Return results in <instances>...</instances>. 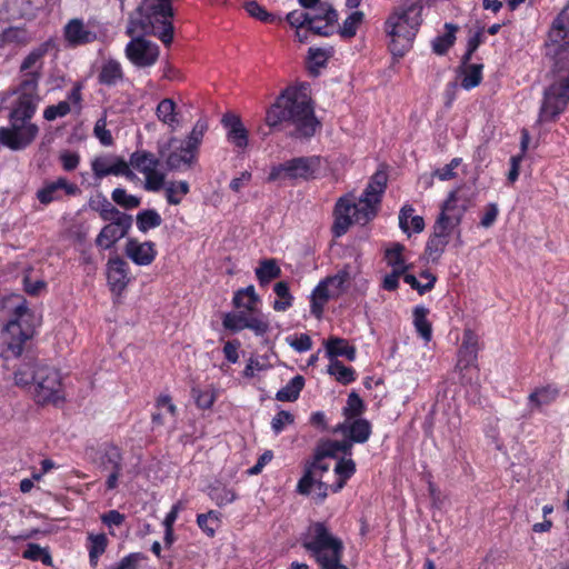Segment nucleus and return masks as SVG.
<instances>
[{"instance_id": "1", "label": "nucleus", "mask_w": 569, "mask_h": 569, "mask_svg": "<svg viewBox=\"0 0 569 569\" xmlns=\"http://www.w3.org/2000/svg\"><path fill=\"white\" fill-rule=\"evenodd\" d=\"M553 58L550 82L543 92L539 121H555L569 103V3L555 19L546 43Z\"/></svg>"}, {"instance_id": "2", "label": "nucleus", "mask_w": 569, "mask_h": 569, "mask_svg": "<svg viewBox=\"0 0 569 569\" xmlns=\"http://www.w3.org/2000/svg\"><path fill=\"white\" fill-rule=\"evenodd\" d=\"M264 121L271 129L283 126L293 127L290 136L299 139L313 137L321 126L305 84L289 86L283 89L267 109Z\"/></svg>"}, {"instance_id": "3", "label": "nucleus", "mask_w": 569, "mask_h": 569, "mask_svg": "<svg viewBox=\"0 0 569 569\" xmlns=\"http://www.w3.org/2000/svg\"><path fill=\"white\" fill-rule=\"evenodd\" d=\"M388 176L385 171H377L370 179L363 194L356 199L349 193L341 197L335 206V222L332 232L335 237H341L348 229L357 224L368 223L376 214L381 196L387 187Z\"/></svg>"}, {"instance_id": "4", "label": "nucleus", "mask_w": 569, "mask_h": 569, "mask_svg": "<svg viewBox=\"0 0 569 569\" xmlns=\"http://www.w3.org/2000/svg\"><path fill=\"white\" fill-rule=\"evenodd\" d=\"M36 73H28L19 88V98L10 113L11 128H0V143L11 150L29 146L38 134V127L27 121L36 112L39 96Z\"/></svg>"}, {"instance_id": "5", "label": "nucleus", "mask_w": 569, "mask_h": 569, "mask_svg": "<svg viewBox=\"0 0 569 569\" xmlns=\"http://www.w3.org/2000/svg\"><path fill=\"white\" fill-rule=\"evenodd\" d=\"M355 472L356 463L350 458L340 459L332 470L325 461L313 459L306 463L297 491L303 496L311 495L315 501L322 502L330 492L341 490Z\"/></svg>"}, {"instance_id": "6", "label": "nucleus", "mask_w": 569, "mask_h": 569, "mask_svg": "<svg viewBox=\"0 0 569 569\" xmlns=\"http://www.w3.org/2000/svg\"><path fill=\"white\" fill-rule=\"evenodd\" d=\"M422 4L406 1L396 7L385 22L389 37L388 48L392 56L402 57L412 46L422 22Z\"/></svg>"}, {"instance_id": "7", "label": "nucleus", "mask_w": 569, "mask_h": 569, "mask_svg": "<svg viewBox=\"0 0 569 569\" xmlns=\"http://www.w3.org/2000/svg\"><path fill=\"white\" fill-rule=\"evenodd\" d=\"M20 302L14 307L13 318L7 323L2 332V342L7 346V352L18 357L23 351V345L30 340L36 330V317L27 307V301L19 298Z\"/></svg>"}, {"instance_id": "8", "label": "nucleus", "mask_w": 569, "mask_h": 569, "mask_svg": "<svg viewBox=\"0 0 569 569\" xmlns=\"http://www.w3.org/2000/svg\"><path fill=\"white\" fill-rule=\"evenodd\" d=\"M172 16L173 11L169 0H143L129 16L126 33L129 37L156 34V24L162 18H171Z\"/></svg>"}, {"instance_id": "9", "label": "nucleus", "mask_w": 569, "mask_h": 569, "mask_svg": "<svg viewBox=\"0 0 569 569\" xmlns=\"http://www.w3.org/2000/svg\"><path fill=\"white\" fill-rule=\"evenodd\" d=\"M303 548L309 551L318 563L323 562L337 553H342V541L333 537L322 522H315L305 533Z\"/></svg>"}, {"instance_id": "10", "label": "nucleus", "mask_w": 569, "mask_h": 569, "mask_svg": "<svg viewBox=\"0 0 569 569\" xmlns=\"http://www.w3.org/2000/svg\"><path fill=\"white\" fill-rule=\"evenodd\" d=\"M320 168L319 157H298L273 166L268 176L269 182L287 180H310Z\"/></svg>"}, {"instance_id": "11", "label": "nucleus", "mask_w": 569, "mask_h": 569, "mask_svg": "<svg viewBox=\"0 0 569 569\" xmlns=\"http://www.w3.org/2000/svg\"><path fill=\"white\" fill-rule=\"evenodd\" d=\"M477 192L467 184L452 190L442 202L438 218L453 227H458L466 211L473 206Z\"/></svg>"}, {"instance_id": "12", "label": "nucleus", "mask_w": 569, "mask_h": 569, "mask_svg": "<svg viewBox=\"0 0 569 569\" xmlns=\"http://www.w3.org/2000/svg\"><path fill=\"white\" fill-rule=\"evenodd\" d=\"M37 381L33 385V397L37 403H57L62 399V383L59 372L48 366L38 367Z\"/></svg>"}, {"instance_id": "13", "label": "nucleus", "mask_w": 569, "mask_h": 569, "mask_svg": "<svg viewBox=\"0 0 569 569\" xmlns=\"http://www.w3.org/2000/svg\"><path fill=\"white\" fill-rule=\"evenodd\" d=\"M129 167L132 166L144 174V189L159 191L164 186L166 176L158 170L159 159L151 152L138 150L130 156Z\"/></svg>"}, {"instance_id": "14", "label": "nucleus", "mask_w": 569, "mask_h": 569, "mask_svg": "<svg viewBox=\"0 0 569 569\" xmlns=\"http://www.w3.org/2000/svg\"><path fill=\"white\" fill-rule=\"evenodd\" d=\"M131 41L126 47V57L138 68H148L159 58V47L144 37H130Z\"/></svg>"}, {"instance_id": "15", "label": "nucleus", "mask_w": 569, "mask_h": 569, "mask_svg": "<svg viewBox=\"0 0 569 569\" xmlns=\"http://www.w3.org/2000/svg\"><path fill=\"white\" fill-rule=\"evenodd\" d=\"M91 169L96 179H102L110 174L124 176L130 180L136 178L129 163L123 158L113 154L94 158L91 162Z\"/></svg>"}, {"instance_id": "16", "label": "nucleus", "mask_w": 569, "mask_h": 569, "mask_svg": "<svg viewBox=\"0 0 569 569\" xmlns=\"http://www.w3.org/2000/svg\"><path fill=\"white\" fill-rule=\"evenodd\" d=\"M132 224V217H120L117 220L110 221L106 224L98 237L96 238V244L103 249L111 248L117 241L122 239L129 231Z\"/></svg>"}, {"instance_id": "17", "label": "nucleus", "mask_w": 569, "mask_h": 569, "mask_svg": "<svg viewBox=\"0 0 569 569\" xmlns=\"http://www.w3.org/2000/svg\"><path fill=\"white\" fill-rule=\"evenodd\" d=\"M455 229L456 227L437 218L433 226V234L430 237L426 248L429 257L436 260L442 254L448 244L447 238Z\"/></svg>"}, {"instance_id": "18", "label": "nucleus", "mask_w": 569, "mask_h": 569, "mask_svg": "<svg viewBox=\"0 0 569 569\" xmlns=\"http://www.w3.org/2000/svg\"><path fill=\"white\" fill-rule=\"evenodd\" d=\"M333 432H341L347 437V440L350 442L363 443L366 442L371 435V425L368 420L356 418L352 420H345V422L339 423L332 430Z\"/></svg>"}, {"instance_id": "19", "label": "nucleus", "mask_w": 569, "mask_h": 569, "mask_svg": "<svg viewBox=\"0 0 569 569\" xmlns=\"http://www.w3.org/2000/svg\"><path fill=\"white\" fill-rule=\"evenodd\" d=\"M124 252L138 266H149L157 254L153 242H139L132 238L127 241Z\"/></svg>"}, {"instance_id": "20", "label": "nucleus", "mask_w": 569, "mask_h": 569, "mask_svg": "<svg viewBox=\"0 0 569 569\" xmlns=\"http://www.w3.org/2000/svg\"><path fill=\"white\" fill-rule=\"evenodd\" d=\"M478 336L471 329H465L457 368L463 370L473 366L478 358Z\"/></svg>"}, {"instance_id": "21", "label": "nucleus", "mask_w": 569, "mask_h": 569, "mask_svg": "<svg viewBox=\"0 0 569 569\" xmlns=\"http://www.w3.org/2000/svg\"><path fill=\"white\" fill-rule=\"evenodd\" d=\"M107 276L111 290L118 295L121 293L130 281L127 271V262L119 257L110 259Z\"/></svg>"}, {"instance_id": "22", "label": "nucleus", "mask_w": 569, "mask_h": 569, "mask_svg": "<svg viewBox=\"0 0 569 569\" xmlns=\"http://www.w3.org/2000/svg\"><path fill=\"white\" fill-rule=\"evenodd\" d=\"M59 189H63L67 194L73 196L79 192V188L74 183H70L66 178H59L57 181L48 183L42 189L38 190L37 198L42 204H49L58 199L56 196Z\"/></svg>"}, {"instance_id": "23", "label": "nucleus", "mask_w": 569, "mask_h": 569, "mask_svg": "<svg viewBox=\"0 0 569 569\" xmlns=\"http://www.w3.org/2000/svg\"><path fill=\"white\" fill-rule=\"evenodd\" d=\"M223 123L229 128L228 139L243 150L248 146V130L238 116H224Z\"/></svg>"}, {"instance_id": "24", "label": "nucleus", "mask_w": 569, "mask_h": 569, "mask_svg": "<svg viewBox=\"0 0 569 569\" xmlns=\"http://www.w3.org/2000/svg\"><path fill=\"white\" fill-rule=\"evenodd\" d=\"M66 39L71 44H83L96 40L93 31L87 29L80 19H72L64 29Z\"/></svg>"}, {"instance_id": "25", "label": "nucleus", "mask_w": 569, "mask_h": 569, "mask_svg": "<svg viewBox=\"0 0 569 569\" xmlns=\"http://www.w3.org/2000/svg\"><path fill=\"white\" fill-rule=\"evenodd\" d=\"M352 443L350 440H327L318 445L313 459L325 461V458L336 457L338 452L351 453Z\"/></svg>"}, {"instance_id": "26", "label": "nucleus", "mask_w": 569, "mask_h": 569, "mask_svg": "<svg viewBox=\"0 0 569 569\" xmlns=\"http://www.w3.org/2000/svg\"><path fill=\"white\" fill-rule=\"evenodd\" d=\"M197 161V153L191 152L184 144L179 151H171L166 158L169 170H179L182 167L191 168Z\"/></svg>"}, {"instance_id": "27", "label": "nucleus", "mask_w": 569, "mask_h": 569, "mask_svg": "<svg viewBox=\"0 0 569 569\" xmlns=\"http://www.w3.org/2000/svg\"><path fill=\"white\" fill-rule=\"evenodd\" d=\"M405 250V246L396 242L390 248H388L385 252V260L389 267H391V272H398L403 276L409 269L410 264H407L405 258L402 256Z\"/></svg>"}, {"instance_id": "28", "label": "nucleus", "mask_w": 569, "mask_h": 569, "mask_svg": "<svg viewBox=\"0 0 569 569\" xmlns=\"http://www.w3.org/2000/svg\"><path fill=\"white\" fill-rule=\"evenodd\" d=\"M176 110V102L170 98H164L158 103L156 114L161 122L171 127L172 130H176L179 126Z\"/></svg>"}, {"instance_id": "29", "label": "nucleus", "mask_w": 569, "mask_h": 569, "mask_svg": "<svg viewBox=\"0 0 569 569\" xmlns=\"http://www.w3.org/2000/svg\"><path fill=\"white\" fill-rule=\"evenodd\" d=\"M98 79L102 84L114 86L123 79L121 64L113 59L106 61L101 66Z\"/></svg>"}, {"instance_id": "30", "label": "nucleus", "mask_w": 569, "mask_h": 569, "mask_svg": "<svg viewBox=\"0 0 569 569\" xmlns=\"http://www.w3.org/2000/svg\"><path fill=\"white\" fill-rule=\"evenodd\" d=\"M89 206L92 210L99 212L104 221L120 219V217H129V214L119 211L107 198L98 197L97 200H90Z\"/></svg>"}, {"instance_id": "31", "label": "nucleus", "mask_w": 569, "mask_h": 569, "mask_svg": "<svg viewBox=\"0 0 569 569\" xmlns=\"http://www.w3.org/2000/svg\"><path fill=\"white\" fill-rule=\"evenodd\" d=\"M330 299H336V297L331 296L330 289L321 281L311 295V312L316 318H321L323 307Z\"/></svg>"}, {"instance_id": "32", "label": "nucleus", "mask_w": 569, "mask_h": 569, "mask_svg": "<svg viewBox=\"0 0 569 569\" xmlns=\"http://www.w3.org/2000/svg\"><path fill=\"white\" fill-rule=\"evenodd\" d=\"M260 301L259 296L256 293L253 286L240 289L234 293L233 306L236 308H243L249 312L256 311L257 305Z\"/></svg>"}, {"instance_id": "33", "label": "nucleus", "mask_w": 569, "mask_h": 569, "mask_svg": "<svg viewBox=\"0 0 569 569\" xmlns=\"http://www.w3.org/2000/svg\"><path fill=\"white\" fill-rule=\"evenodd\" d=\"M327 355L330 358L338 356H345L348 360L352 361L356 358V349L352 346H348L347 341L341 338H330L326 341Z\"/></svg>"}, {"instance_id": "34", "label": "nucleus", "mask_w": 569, "mask_h": 569, "mask_svg": "<svg viewBox=\"0 0 569 569\" xmlns=\"http://www.w3.org/2000/svg\"><path fill=\"white\" fill-rule=\"evenodd\" d=\"M281 276V269L274 259L261 260L256 269V277L261 286L268 284L271 280Z\"/></svg>"}, {"instance_id": "35", "label": "nucleus", "mask_w": 569, "mask_h": 569, "mask_svg": "<svg viewBox=\"0 0 569 569\" xmlns=\"http://www.w3.org/2000/svg\"><path fill=\"white\" fill-rule=\"evenodd\" d=\"M102 471L121 472L122 470V455L118 447L110 446L106 449L100 460Z\"/></svg>"}, {"instance_id": "36", "label": "nucleus", "mask_w": 569, "mask_h": 569, "mask_svg": "<svg viewBox=\"0 0 569 569\" xmlns=\"http://www.w3.org/2000/svg\"><path fill=\"white\" fill-rule=\"evenodd\" d=\"M350 280L349 267L346 266L339 270L335 276L327 277L322 280L326 286L330 289L331 296L336 298L340 297L346 290V283Z\"/></svg>"}, {"instance_id": "37", "label": "nucleus", "mask_w": 569, "mask_h": 569, "mask_svg": "<svg viewBox=\"0 0 569 569\" xmlns=\"http://www.w3.org/2000/svg\"><path fill=\"white\" fill-rule=\"evenodd\" d=\"M305 386V379L302 376H296L290 382L281 388L276 393V399L279 401H295L298 399L300 391Z\"/></svg>"}, {"instance_id": "38", "label": "nucleus", "mask_w": 569, "mask_h": 569, "mask_svg": "<svg viewBox=\"0 0 569 569\" xmlns=\"http://www.w3.org/2000/svg\"><path fill=\"white\" fill-rule=\"evenodd\" d=\"M365 14L362 11H353L339 28V34L343 39H351L357 34L358 28L362 24Z\"/></svg>"}, {"instance_id": "39", "label": "nucleus", "mask_w": 569, "mask_h": 569, "mask_svg": "<svg viewBox=\"0 0 569 569\" xmlns=\"http://www.w3.org/2000/svg\"><path fill=\"white\" fill-rule=\"evenodd\" d=\"M445 28L447 32L443 36L437 37L432 42L433 51L437 54L446 53L456 40L458 27L452 23H446Z\"/></svg>"}, {"instance_id": "40", "label": "nucleus", "mask_w": 569, "mask_h": 569, "mask_svg": "<svg viewBox=\"0 0 569 569\" xmlns=\"http://www.w3.org/2000/svg\"><path fill=\"white\" fill-rule=\"evenodd\" d=\"M482 68L483 66L480 63L475 64H465V69L462 71L463 78L461 80V87L469 90L477 87L482 79Z\"/></svg>"}, {"instance_id": "41", "label": "nucleus", "mask_w": 569, "mask_h": 569, "mask_svg": "<svg viewBox=\"0 0 569 569\" xmlns=\"http://www.w3.org/2000/svg\"><path fill=\"white\" fill-rule=\"evenodd\" d=\"M243 8L248 12V14L261 22H281V18L276 17L274 14L268 12L262 6H260L256 0L246 1Z\"/></svg>"}, {"instance_id": "42", "label": "nucleus", "mask_w": 569, "mask_h": 569, "mask_svg": "<svg viewBox=\"0 0 569 569\" xmlns=\"http://www.w3.org/2000/svg\"><path fill=\"white\" fill-rule=\"evenodd\" d=\"M312 9V22L325 21L327 24H335L338 21V13L329 2L319 3Z\"/></svg>"}, {"instance_id": "43", "label": "nucleus", "mask_w": 569, "mask_h": 569, "mask_svg": "<svg viewBox=\"0 0 569 569\" xmlns=\"http://www.w3.org/2000/svg\"><path fill=\"white\" fill-rule=\"evenodd\" d=\"M40 365L24 363L14 372V381L17 386L34 385L38 376V367Z\"/></svg>"}, {"instance_id": "44", "label": "nucleus", "mask_w": 569, "mask_h": 569, "mask_svg": "<svg viewBox=\"0 0 569 569\" xmlns=\"http://www.w3.org/2000/svg\"><path fill=\"white\" fill-rule=\"evenodd\" d=\"M189 192V184L187 181L174 182L171 181L166 186V197L167 201L170 204H179L182 201V197H184Z\"/></svg>"}, {"instance_id": "45", "label": "nucleus", "mask_w": 569, "mask_h": 569, "mask_svg": "<svg viewBox=\"0 0 569 569\" xmlns=\"http://www.w3.org/2000/svg\"><path fill=\"white\" fill-rule=\"evenodd\" d=\"M207 129L208 123L206 121L199 120L196 122L194 127L184 141V146L189 148L191 152H196L198 154L199 146L201 144Z\"/></svg>"}, {"instance_id": "46", "label": "nucleus", "mask_w": 569, "mask_h": 569, "mask_svg": "<svg viewBox=\"0 0 569 569\" xmlns=\"http://www.w3.org/2000/svg\"><path fill=\"white\" fill-rule=\"evenodd\" d=\"M428 309L417 307L413 311L415 327L420 336L426 340H431L432 329L431 323L427 320Z\"/></svg>"}, {"instance_id": "47", "label": "nucleus", "mask_w": 569, "mask_h": 569, "mask_svg": "<svg viewBox=\"0 0 569 569\" xmlns=\"http://www.w3.org/2000/svg\"><path fill=\"white\" fill-rule=\"evenodd\" d=\"M161 222L162 219L160 214L153 209L143 210L139 212L137 216V226L139 230L142 232L159 227Z\"/></svg>"}, {"instance_id": "48", "label": "nucleus", "mask_w": 569, "mask_h": 569, "mask_svg": "<svg viewBox=\"0 0 569 569\" xmlns=\"http://www.w3.org/2000/svg\"><path fill=\"white\" fill-rule=\"evenodd\" d=\"M365 411V403L360 396L352 391L348 396L347 406L343 408L346 420L359 418Z\"/></svg>"}, {"instance_id": "49", "label": "nucleus", "mask_w": 569, "mask_h": 569, "mask_svg": "<svg viewBox=\"0 0 569 569\" xmlns=\"http://www.w3.org/2000/svg\"><path fill=\"white\" fill-rule=\"evenodd\" d=\"M276 295L280 298L273 302V309L277 311H284L292 303V296L289 291V286L284 281L277 282L273 287Z\"/></svg>"}, {"instance_id": "50", "label": "nucleus", "mask_w": 569, "mask_h": 569, "mask_svg": "<svg viewBox=\"0 0 569 569\" xmlns=\"http://www.w3.org/2000/svg\"><path fill=\"white\" fill-rule=\"evenodd\" d=\"M460 163H461L460 158H453L443 168L435 170L432 172V174L428 179L425 180L426 187L428 188L432 184V180L435 177H437L439 180H442V181L451 180V179L456 178L455 169L458 168Z\"/></svg>"}, {"instance_id": "51", "label": "nucleus", "mask_w": 569, "mask_h": 569, "mask_svg": "<svg viewBox=\"0 0 569 569\" xmlns=\"http://www.w3.org/2000/svg\"><path fill=\"white\" fill-rule=\"evenodd\" d=\"M328 372L343 385H348L355 380L353 370L343 366L339 360L331 361Z\"/></svg>"}, {"instance_id": "52", "label": "nucleus", "mask_w": 569, "mask_h": 569, "mask_svg": "<svg viewBox=\"0 0 569 569\" xmlns=\"http://www.w3.org/2000/svg\"><path fill=\"white\" fill-rule=\"evenodd\" d=\"M89 540L91 542L89 550L90 562L96 566L99 556H101L106 551L108 539L104 533H91L89 535Z\"/></svg>"}, {"instance_id": "53", "label": "nucleus", "mask_w": 569, "mask_h": 569, "mask_svg": "<svg viewBox=\"0 0 569 569\" xmlns=\"http://www.w3.org/2000/svg\"><path fill=\"white\" fill-rule=\"evenodd\" d=\"M558 396V390L551 387H543L537 389L535 392L530 393L529 400L535 403L537 408L542 405H548L552 402Z\"/></svg>"}, {"instance_id": "54", "label": "nucleus", "mask_w": 569, "mask_h": 569, "mask_svg": "<svg viewBox=\"0 0 569 569\" xmlns=\"http://www.w3.org/2000/svg\"><path fill=\"white\" fill-rule=\"evenodd\" d=\"M112 200L124 209H134L140 206V199L136 196L128 194L124 189L117 188L111 193Z\"/></svg>"}, {"instance_id": "55", "label": "nucleus", "mask_w": 569, "mask_h": 569, "mask_svg": "<svg viewBox=\"0 0 569 569\" xmlns=\"http://www.w3.org/2000/svg\"><path fill=\"white\" fill-rule=\"evenodd\" d=\"M286 20L288 23L296 29H301L309 26L312 22L311 12H305L295 10L287 14Z\"/></svg>"}, {"instance_id": "56", "label": "nucleus", "mask_w": 569, "mask_h": 569, "mask_svg": "<svg viewBox=\"0 0 569 569\" xmlns=\"http://www.w3.org/2000/svg\"><path fill=\"white\" fill-rule=\"evenodd\" d=\"M309 60L312 63L309 67L310 73L313 76L318 74V69L326 66V62L328 60V56L323 49L320 48H310L309 49Z\"/></svg>"}, {"instance_id": "57", "label": "nucleus", "mask_w": 569, "mask_h": 569, "mask_svg": "<svg viewBox=\"0 0 569 569\" xmlns=\"http://www.w3.org/2000/svg\"><path fill=\"white\" fill-rule=\"evenodd\" d=\"M0 41L2 43H24L27 41V31L19 27H10L2 32Z\"/></svg>"}, {"instance_id": "58", "label": "nucleus", "mask_w": 569, "mask_h": 569, "mask_svg": "<svg viewBox=\"0 0 569 569\" xmlns=\"http://www.w3.org/2000/svg\"><path fill=\"white\" fill-rule=\"evenodd\" d=\"M93 133L97 139L103 144V146H111L113 143V138L111 132L107 129V118L106 116L101 117L97 120Z\"/></svg>"}, {"instance_id": "59", "label": "nucleus", "mask_w": 569, "mask_h": 569, "mask_svg": "<svg viewBox=\"0 0 569 569\" xmlns=\"http://www.w3.org/2000/svg\"><path fill=\"white\" fill-rule=\"evenodd\" d=\"M244 326H247L246 329L252 330L256 333V336H263L270 329L269 321L262 316L250 315L248 323H246Z\"/></svg>"}, {"instance_id": "60", "label": "nucleus", "mask_w": 569, "mask_h": 569, "mask_svg": "<svg viewBox=\"0 0 569 569\" xmlns=\"http://www.w3.org/2000/svg\"><path fill=\"white\" fill-rule=\"evenodd\" d=\"M70 104L68 101H60L58 104L49 106L43 112V117L48 121H53L58 117H64L70 112Z\"/></svg>"}, {"instance_id": "61", "label": "nucleus", "mask_w": 569, "mask_h": 569, "mask_svg": "<svg viewBox=\"0 0 569 569\" xmlns=\"http://www.w3.org/2000/svg\"><path fill=\"white\" fill-rule=\"evenodd\" d=\"M212 498L217 501L219 506L231 503L236 500L237 495L233 490L228 489L226 487L214 488L212 490Z\"/></svg>"}, {"instance_id": "62", "label": "nucleus", "mask_w": 569, "mask_h": 569, "mask_svg": "<svg viewBox=\"0 0 569 569\" xmlns=\"http://www.w3.org/2000/svg\"><path fill=\"white\" fill-rule=\"evenodd\" d=\"M293 422V416L289 411H280L272 419V429L276 433L280 432L286 425H291Z\"/></svg>"}, {"instance_id": "63", "label": "nucleus", "mask_w": 569, "mask_h": 569, "mask_svg": "<svg viewBox=\"0 0 569 569\" xmlns=\"http://www.w3.org/2000/svg\"><path fill=\"white\" fill-rule=\"evenodd\" d=\"M196 403L202 409H209L214 402V395L210 391L193 390Z\"/></svg>"}, {"instance_id": "64", "label": "nucleus", "mask_w": 569, "mask_h": 569, "mask_svg": "<svg viewBox=\"0 0 569 569\" xmlns=\"http://www.w3.org/2000/svg\"><path fill=\"white\" fill-rule=\"evenodd\" d=\"M140 559H142L141 553H130L114 569H137Z\"/></svg>"}]
</instances>
